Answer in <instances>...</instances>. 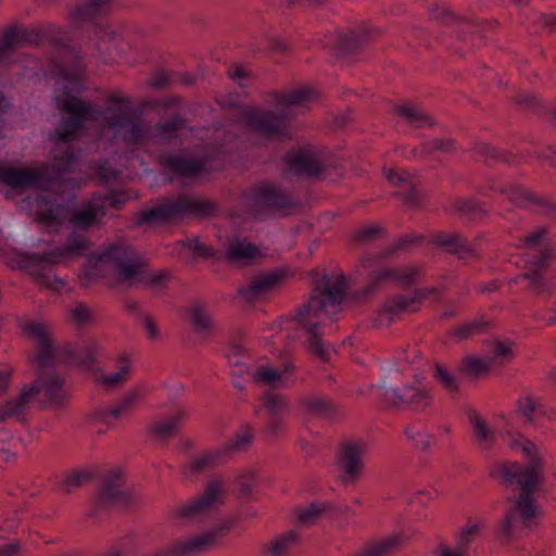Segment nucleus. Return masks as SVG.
I'll return each instance as SVG.
<instances>
[{
	"label": "nucleus",
	"instance_id": "nucleus-59",
	"mask_svg": "<svg viewBox=\"0 0 556 556\" xmlns=\"http://www.w3.org/2000/svg\"><path fill=\"white\" fill-rule=\"evenodd\" d=\"M424 235H404L392 243L382 254L383 257H391L402 251L419 247L425 242Z\"/></svg>",
	"mask_w": 556,
	"mask_h": 556
},
{
	"label": "nucleus",
	"instance_id": "nucleus-51",
	"mask_svg": "<svg viewBox=\"0 0 556 556\" xmlns=\"http://www.w3.org/2000/svg\"><path fill=\"white\" fill-rule=\"evenodd\" d=\"M187 128L188 121L178 115H174L167 121L156 123L153 127V135L160 141H169L176 139L178 132Z\"/></svg>",
	"mask_w": 556,
	"mask_h": 556
},
{
	"label": "nucleus",
	"instance_id": "nucleus-20",
	"mask_svg": "<svg viewBox=\"0 0 556 556\" xmlns=\"http://www.w3.org/2000/svg\"><path fill=\"white\" fill-rule=\"evenodd\" d=\"M282 280L283 276L277 273L253 275L238 287L237 296L243 303L254 304L278 289Z\"/></svg>",
	"mask_w": 556,
	"mask_h": 556
},
{
	"label": "nucleus",
	"instance_id": "nucleus-43",
	"mask_svg": "<svg viewBox=\"0 0 556 556\" xmlns=\"http://www.w3.org/2000/svg\"><path fill=\"white\" fill-rule=\"evenodd\" d=\"M451 213L463 218H484L489 215L484 203L475 198H456L450 206Z\"/></svg>",
	"mask_w": 556,
	"mask_h": 556
},
{
	"label": "nucleus",
	"instance_id": "nucleus-22",
	"mask_svg": "<svg viewBox=\"0 0 556 556\" xmlns=\"http://www.w3.org/2000/svg\"><path fill=\"white\" fill-rule=\"evenodd\" d=\"M386 401L396 407L429 408L433 396L430 389L419 384H404L384 392Z\"/></svg>",
	"mask_w": 556,
	"mask_h": 556
},
{
	"label": "nucleus",
	"instance_id": "nucleus-62",
	"mask_svg": "<svg viewBox=\"0 0 556 556\" xmlns=\"http://www.w3.org/2000/svg\"><path fill=\"white\" fill-rule=\"evenodd\" d=\"M93 382L106 390H113L123 387L128 378L121 374L118 370L114 374L103 375L100 368H92Z\"/></svg>",
	"mask_w": 556,
	"mask_h": 556
},
{
	"label": "nucleus",
	"instance_id": "nucleus-25",
	"mask_svg": "<svg viewBox=\"0 0 556 556\" xmlns=\"http://www.w3.org/2000/svg\"><path fill=\"white\" fill-rule=\"evenodd\" d=\"M180 219L179 207L176 198L165 199L157 205L149 210H143L137 214L135 224L137 226L149 225L157 226L168 224Z\"/></svg>",
	"mask_w": 556,
	"mask_h": 556
},
{
	"label": "nucleus",
	"instance_id": "nucleus-38",
	"mask_svg": "<svg viewBox=\"0 0 556 556\" xmlns=\"http://www.w3.org/2000/svg\"><path fill=\"white\" fill-rule=\"evenodd\" d=\"M186 417L182 410L174 415L160 419L151 424L148 428V434L157 442H166L180 432V424Z\"/></svg>",
	"mask_w": 556,
	"mask_h": 556
},
{
	"label": "nucleus",
	"instance_id": "nucleus-56",
	"mask_svg": "<svg viewBox=\"0 0 556 556\" xmlns=\"http://www.w3.org/2000/svg\"><path fill=\"white\" fill-rule=\"evenodd\" d=\"M253 439V428L250 425H243L237 430L233 437L224 445L232 456L237 453L247 451L251 446Z\"/></svg>",
	"mask_w": 556,
	"mask_h": 556
},
{
	"label": "nucleus",
	"instance_id": "nucleus-16",
	"mask_svg": "<svg viewBox=\"0 0 556 556\" xmlns=\"http://www.w3.org/2000/svg\"><path fill=\"white\" fill-rule=\"evenodd\" d=\"M22 332L36 340V352L33 355V363L37 371L48 370L59 355H63L62 348L54 345V338L51 327L42 321H26L21 326Z\"/></svg>",
	"mask_w": 556,
	"mask_h": 556
},
{
	"label": "nucleus",
	"instance_id": "nucleus-49",
	"mask_svg": "<svg viewBox=\"0 0 556 556\" xmlns=\"http://www.w3.org/2000/svg\"><path fill=\"white\" fill-rule=\"evenodd\" d=\"M432 377L451 397H456L460 394L459 378L444 364L435 363L433 365Z\"/></svg>",
	"mask_w": 556,
	"mask_h": 556
},
{
	"label": "nucleus",
	"instance_id": "nucleus-24",
	"mask_svg": "<svg viewBox=\"0 0 556 556\" xmlns=\"http://www.w3.org/2000/svg\"><path fill=\"white\" fill-rule=\"evenodd\" d=\"M45 180L41 170L35 168H16L0 165V181L12 189L25 191L39 188Z\"/></svg>",
	"mask_w": 556,
	"mask_h": 556
},
{
	"label": "nucleus",
	"instance_id": "nucleus-42",
	"mask_svg": "<svg viewBox=\"0 0 556 556\" xmlns=\"http://www.w3.org/2000/svg\"><path fill=\"white\" fill-rule=\"evenodd\" d=\"M31 400L33 397L25 386L16 397L5 401L0 406V422L9 418L23 421Z\"/></svg>",
	"mask_w": 556,
	"mask_h": 556
},
{
	"label": "nucleus",
	"instance_id": "nucleus-44",
	"mask_svg": "<svg viewBox=\"0 0 556 556\" xmlns=\"http://www.w3.org/2000/svg\"><path fill=\"white\" fill-rule=\"evenodd\" d=\"M164 165L173 173L184 177H194L205 168V162L201 159L175 155L166 156L164 159Z\"/></svg>",
	"mask_w": 556,
	"mask_h": 556
},
{
	"label": "nucleus",
	"instance_id": "nucleus-45",
	"mask_svg": "<svg viewBox=\"0 0 556 556\" xmlns=\"http://www.w3.org/2000/svg\"><path fill=\"white\" fill-rule=\"evenodd\" d=\"M332 510L333 505L329 502H312L296 507L293 513L300 526L309 527L319 521L325 514Z\"/></svg>",
	"mask_w": 556,
	"mask_h": 556
},
{
	"label": "nucleus",
	"instance_id": "nucleus-18",
	"mask_svg": "<svg viewBox=\"0 0 556 556\" xmlns=\"http://www.w3.org/2000/svg\"><path fill=\"white\" fill-rule=\"evenodd\" d=\"M260 403L268 417L264 431L270 437H278L285 428L283 415L290 409L289 399L277 390L266 389L260 396Z\"/></svg>",
	"mask_w": 556,
	"mask_h": 556
},
{
	"label": "nucleus",
	"instance_id": "nucleus-47",
	"mask_svg": "<svg viewBox=\"0 0 556 556\" xmlns=\"http://www.w3.org/2000/svg\"><path fill=\"white\" fill-rule=\"evenodd\" d=\"M303 332L305 336V345L309 354L320 362H329L334 350L330 343L324 340L320 329H312Z\"/></svg>",
	"mask_w": 556,
	"mask_h": 556
},
{
	"label": "nucleus",
	"instance_id": "nucleus-27",
	"mask_svg": "<svg viewBox=\"0 0 556 556\" xmlns=\"http://www.w3.org/2000/svg\"><path fill=\"white\" fill-rule=\"evenodd\" d=\"M187 316L192 332L201 340L207 341L217 334L216 324L207 308L202 302H194L187 311Z\"/></svg>",
	"mask_w": 556,
	"mask_h": 556
},
{
	"label": "nucleus",
	"instance_id": "nucleus-46",
	"mask_svg": "<svg viewBox=\"0 0 556 556\" xmlns=\"http://www.w3.org/2000/svg\"><path fill=\"white\" fill-rule=\"evenodd\" d=\"M387 230L379 224H368L355 228L350 233V244L354 248H363L383 239Z\"/></svg>",
	"mask_w": 556,
	"mask_h": 556
},
{
	"label": "nucleus",
	"instance_id": "nucleus-11",
	"mask_svg": "<svg viewBox=\"0 0 556 556\" xmlns=\"http://www.w3.org/2000/svg\"><path fill=\"white\" fill-rule=\"evenodd\" d=\"M440 293L438 287L413 288L408 293H396L386 299L371 317L372 327L377 329L388 328L401 315L417 313L422 301Z\"/></svg>",
	"mask_w": 556,
	"mask_h": 556
},
{
	"label": "nucleus",
	"instance_id": "nucleus-21",
	"mask_svg": "<svg viewBox=\"0 0 556 556\" xmlns=\"http://www.w3.org/2000/svg\"><path fill=\"white\" fill-rule=\"evenodd\" d=\"M391 112L399 122L413 129H433L439 125L434 115L412 100L404 99L393 103Z\"/></svg>",
	"mask_w": 556,
	"mask_h": 556
},
{
	"label": "nucleus",
	"instance_id": "nucleus-41",
	"mask_svg": "<svg viewBox=\"0 0 556 556\" xmlns=\"http://www.w3.org/2000/svg\"><path fill=\"white\" fill-rule=\"evenodd\" d=\"M492 324L484 317L464 321L448 332L451 339L456 342H465L477 336L485 334L491 330Z\"/></svg>",
	"mask_w": 556,
	"mask_h": 556
},
{
	"label": "nucleus",
	"instance_id": "nucleus-9",
	"mask_svg": "<svg viewBox=\"0 0 556 556\" xmlns=\"http://www.w3.org/2000/svg\"><path fill=\"white\" fill-rule=\"evenodd\" d=\"M233 527L235 520L228 518L211 530L174 540L146 556H199L216 546L218 539L227 535Z\"/></svg>",
	"mask_w": 556,
	"mask_h": 556
},
{
	"label": "nucleus",
	"instance_id": "nucleus-4",
	"mask_svg": "<svg viewBox=\"0 0 556 556\" xmlns=\"http://www.w3.org/2000/svg\"><path fill=\"white\" fill-rule=\"evenodd\" d=\"M348 282L342 274H323L313 280L311 295L301 305L294 321L302 331L320 329L325 318L339 312L346 298Z\"/></svg>",
	"mask_w": 556,
	"mask_h": 556
},
{
	"label": "nucleus",
	"instance_id": "nucleus-64",
	"mask_svg": "<svg viewBox=\"0 0 556 556\" xmlns=\"http://www.w3.org/2000/svg\"><path fill=\"white\" fill-rule=\"evenodd\" d=\"M382 174L392 190L391 192L399 190L413 177L406 169L395 167H384Z\"/></svg>",
	"mask_w": 556,
	"mask_h": 556
},
{
	"label": "nucleus",
	"instance_id": "nucleus-37",
	"mask_svg": "<svg viewBox=\"0 0 556 556\" xmlns=\"http://www.w3.org/2000/svg\"><path fill=\"white\" fill-rule=\"evenodd\" d=\"M262 254L254 243L247 239L233 238L229 241L226 251V260L239 265H250L253 261L261 258Z\"/></svg>",
	"mask_w": 556,
	"mask_h": 556
},
{
	"label": "nucleus",
	"instance_id": "nucleus-63",
	"mask_svg": "<svg viewBox=\"0 0 556 556\" xmlns=\"http://www.w3.org/2000/svg\"><path fill=\"white\" fill-rule=\"evenodd\" d=\"M67 314L71 323L79 328L92 324L94 317L92 308L83 302L76 303L68 309Z\"/></svg>",
	"mask_w": 556,
	"mask_h": 556
},
{
	"label": "nucleus",
	"instance_id": "nucleus-2",
	"mask_svg": "<svg viewBox=\"0 0 556 556\" xmlns=\"http://www.w3.org/2000/svg\"><path fill=\"white\" fill-rule=\"evenodd\" d=\"M520 448L527 462H504L496 468L501 481L506 486H519L516 497L509 498L510 507L500 521L496 538L502 544L515 539L520 527H528L539 515L535 494L545 483L546 464L539 446L529 439H523Z\"/></svg>",
	"mask_w": 556,
	"mask_h": 556
},
{
	"label": "nucleus",
	"instance_id": "nucleus-15",
	"mask_svg": "<svg viewBox=\"0 0 556 556\" xmlns=\"http://www.w3.org/2000/svg\"><path fill=\"white\" fill-rule=\"evenodd\" d=\"M245 125L254 132L267 139L290 140L291 126L287 115L270 110L248 109L243 112Z\"/></svg>",
	"mask_w": 556,
	"mask_h": 556
},
{
	"label": "nucleus",
	"instance_id": "nucleus-58",
	"mask_svg": "<svg viewBox=\"0 0 556 556\" xmlns=\"http://www.w3.org/2000/svg\"><path fill=\"white\" fill-rule=\"evenodd\" d=\"M500 193L505 194L513 205L519 208H526L532 203L534 192L518 185L500 189Z\"/></svg>",
	"mask_w": 556,
	"mask_h": 556
},
{
	"label": "nucleus",
	"instance_id": "nucleus-6",
	"mask_svg": "<svg viewBox=\"0 0 556 556\" xmlns=\"http://www.w3.org/2000/svg\"><path fill=\"white\" fill-rule=\"evenodd\" d=\"M98 261L109 276L116 278V285L134 287V279L138 278L144 266V258L126 243L109 245Z\"/></svg>",
	"mask_w": 556,
	"mask_h": 556
},
{
	"label": "nucleus",
	"instance_id": "nucleus-19",
	"mask_svg": "<svg viewBox=\"0 0 556 556\" xmlns=\"http://www.w3.org/2000/svg\"><path fill=\"white\" fill-rule=\"evenodd\" d=\"M319 90L312 85L271 89L263 94L264 102L274 108H298L318 101Z\"/></svg>",
	"mask_w": 556,
	"mask_h": 556
},
{
	"label": "nucleus",
	"instance_id": "nucleus-57",
	"mask_svg": "<svg viewBox=\"0 0 556 556\" xmlns=\"http://www.w3.org/2000/svg\"><path fill=\"white\" fill-rule=\"evenodd\" d=\"M397 201L403 207L409 211H421L428 206L427 192L419 184L415 185L410 191H407L405 194H401Z\"/></svg>",
	"mask_w": 556,
	"mask_h": 556
},
{
	"label": "nucleus",
	"instance_id": "nucleus-30",
	"mask_svg": "<svg viewBox=\"0 0 556 556\" xmlns=\"http://www.w3.org/2000/svg\"><path fill=\"white\" fill-rule=\"evenodd\" d=\"M295 366L291 363L285 364L280 368H274L268 364L258 365L251 374L252 381L260 387L268 389L285 387L287 377L292 375Z\"/></svg>",
	"mask_w": 556,
	"mask_h": 556
},
{
	"label": "nucleus",
	"instance_id": "nucleus-55",
	"mask_svg": "<svg viewBox=\"0 0 556 556\" xmlns=\"http://www.w3.org/2000/svg\"><path fill=\"white\" fill-rule=\"evenodd\" d=\"M142 392L139 389L128 390L113 407L100 413V417L104 418L110 415L119 418L122 414L129 412L141 399Z\"/></svg>",
	"mask_w": 556,
	"mask_h": 556
},
{
	"label": "nucleus",
	"instance_id": "nucleus-54",
	"mask_svg": "<svg viewBox=\"0 0 556 556\" xmlns=\"http://www.w3.org/2000/svg\"><path fill=\"white\" fill-rule=\"evenodd\" d=\"M258 481V470L254 468H245L239 471L233 482L237 486L239 497L244 500H251L254 489Z\"/></svg>",
	"mask_w": 556,
	"mask_h": 556
},
{
	"label": "nucleus",
	"instance_id": "nucleus-29",
	"mask_svg": "<svg viewBox=\"0 0 556 556\" xmlns=\"http://www.w3.org/2000/svg\"><path fill=\"white\" fill-rule=\"evenodd\" d=\"M180 219L186 217L208 218L218 213V204L211 199H199L187 194L176 198Z\"/></svg>",
	"mask_w": 556,
	"mask_h": 556
},
{
	"label": "nucleus",
	"instance_id": "nucleus-10",
	"mask_svg": "<svg viewBox=\"0 0 556 556\" xmlns=\"http://www.w3.org/2000/svg\"><path fill=\"white\" fill-rule=\"evenodd\" d=\"M424 276V268L418 264L383 266L369 274L366 283L357 291V298L367 299L390 283L397 288L409 289L418 286Z\"/></svg>",
	"mask_w": 556,
	"mask_h": 556
},
{
	"label": "nucleus",
	"instance_id": "nucleus-31",
	"mask_svg": "<svg viewBox=\"0 0 556 556\" xmlns=\"http://www.w3.org/2000/svg\"><path fill=\"white\" fill-rule=\"evenodd\" d=\"M30 208L36 222L45 226L61 225L66 219L65 207L52 204L47 197L36 195L30 200Z\"/></svg>",
	"mask_w": 556,
	"mask_h": 556
},
{
	"label": "nucleus",
	"instance_id": "nucleus-13",
	"mask_svg": "<svg viewBox=\"0 0 556 556\" xmlns=\"http://www.w3.org/2000/svg\"><path fill=\"white\" fill-rule=\"evenodd\" d=\"M31 397L48 408L64 410L70 405V390L63 375L55 370L37 371L36 379L26 386Z\"/></svg>",
	"mask_w": 556,
	"mask_h": 556
},
{
	"label": "nucleus",
	"instance_id": "nucleus-50",
	"mask_svg": "<svg viewBox=\"0 0 556 556\" xmlns=\"http://www.w3.org/2000/svg\"><path fill=\"white\" fill-rule=\"evenodd\" d=\"M421 150L413 149V157H424L434 152L453 154L457 150L456 140L450 137H434L430 140L421 142Z\"/></svg>",
	"mask_w": 556,
	"mask_h": 556
},
{
	"label": "nucleus",
	"instance_id": "nucleus-34",
	"mask_svg": "<svg viewBox=\"0 0 556 556\" xmlns=\"http://www.w3.org/2000/svg\"><path fill=\"white\" fill-rule=\"evenodd\" d=\"M303 414L316 418L332 420L339 415L338 406L329 399L316 394H307L299 400Z\"/></svg>",
	"mask_w": 556,
	"mask_h": 556
},
{
	"label": "nucleus",
	"instance_id": "nucleus-35",
	"mask_svg": "<svg viewBox=\"0 0 556 556\" xmlns=\"http://www.w3.org/2000/svg\"><path fill=\"white\" fill-rule=\"evenodd\" d=\"M301 542V534L294 529L287 530L265 542L261 556H290L294 546Z\"/></svg>",
	"mask_w": 556,
	"mask_h": 556
},
{
	"label": "nucleus",
	"instance_id": "nucleus-17",
	"mask_svg": "<svg viewBox=\"0 0 556 556\" xmlns=\"http://www.w3.org/2000/svg\"><path fill=\"white\" fill-rule=\"evenodd\" d=\"M428 244L432 249L456 256L459 261L481 258L479 251L457 230H438L431 235Z\"/></svg>",
	"mask_w": 556,
	"mask_h": 556
},
{
	"label": "nucleus",
	"instance_id": "nucleus-7",
	"mask_svg": "<svg viewBox=\"0 0 556 556\" xmlns=\"http://www.w3.org/2000/svg\"><path fill=\"white\" fill-rule=\"evenodd\" d=\"M282 160L290 172L308 179L319 178L329 168L339 167V162L331 152L311 143L289 150Z\"/></svg>",
	"mask_w": 556,
	"mask_h": 556
},
{
	"label": "nucleus",
	"instance_id": "nucleus-60",
	"mask_svg": "<svg viewBox=\"0 0 556 556\" xmlns=\"http://www.w3.org/2000/svg\"><path fill=\"white\" fill-rule=\"evenodd\" d=\"M20 47L22 46L15 27H7L3 30L2 37L0 39V64L5 62L10 58L11 53Z\"/></svg>",
	"mask_w": 556,
	"mask_h": 556
},
{
	"label": "nucleus",
	"instance_id": "nucleus-12",
	"mask_svg": "<svg viewBox=\"0 0 556 556\" xmlns=\"http://www.w3.org/2000/svg\"><path fill=\"white\" fill-rule=\"evenodd\" d=\"M367 443L364 440L342 441L336 452L333 468L338 483L343 488H354L365 473Z\"/></svg>",
	"mask_w": 556,
	"mask_h": 556
},
{
	"label": "nucleus",
	"instance_id": "nucleus-32",
	"mask_svg": "<svg viewBox=\"0 0 556 556\" xmlns=\"http://www.w3.org/2000/svg\"><path fill=\"white\" fill-rule=\"evenodd\" d=\"M103 218L102 207L91 200L81 207L74 210L67 219L76 230H89L101 228L103 226Z\"/></svg>",
	"mask_w": 556,
	"mask_h": 556
},
{
	"label": "nucleus",
	"instance_id": "nucleus-52",
	"mask_svg": "<svg viewBox=\"0 0 556 556\" xmlns=\"http://www.w3.org/2000/svg\"><path fill=\"white\" fill-rule=\"evenodd\" d=\"M516 413L523 418L526 424L534 425L535 415L545 416V409L538 399L532 395H523L516 401Z\"/></svg>",
	"mask_w": 556,
	"mask_h": 556
},
{
	"label": "nucleus",
	"instance_id": "nucleus-48",
	"mask_svg": "<svg viewBox=\"0 0 556 556\" xmlns=\"http://www.w3.org/2000/svg\"><path fill=\"white\" fill-rule=\"evenodd\" d=\"M58 128H59V126L55 129H58ZM54 131H56V130H54ZM52 137L55 141V144L59 148L61 144H66V142L58 140L55 132H53ZM76 139H77V137L74 139V141ZM71 142H73V140L67 141V143H71ZM78 156H79V150L75 149L73 147H67L65 150H62V151L59 149V153L54 156L53 162H52L53 170L59 175H63V174L72 172L74 166L77 163Z\"/></svg>",
	"mask_w": 556,
	"mask_h": 556
},
{
	"label": "nucleus",
	"instance_id": "nucleus-33",
	"mask_svg": "<svg viewBox=\"0 0 556 556\" xmlns=\"http://www.w3.org/2000/svg\"><path fill=\"white\" fill-rule=\"evenodd\" d=\"M467 418L471 427L472 438L477 445L483 451H491L497 441L496 431L476 409L467 413Z\"/></svg>",
	"mask_w": 556,
	"mask_h": 556
},
{
	"label": "nucleus",
	"instance_id": "nucleus-5",
	"mask_svg": "<svg viewBox=\"0 0 556 556\" xmlns=\"http://www.w3.org/2000/svg\"><path fill=\"white\" fill-rule=\"evenodd\" d=\"M381 37L380 29L369 21H358L332 30L328 49L337 61L356 60Z\"/></svg>",
	"mask_w": 556,
	"mask_h": 556
},
{
	"label": "nucleus",
	"instance_id": "nucleus-61",
	"mask_svg": "<svg viewBox=\"0 0 556 556\" xmlns=\"http://www.w3.org/2000/svg\"><path fill=\"white\" fill-rule=\"evenodd\" d=\"M168 280V274L165 270H160L157 273H149L147 270V263L144 262V266L141 270V274L138 278L134 279V286L138 283H142L149 288L153 289H162L166 286Z\"/></svg>",
	"mask_w": 556,
	"mask_h": 556
},
{
	"label": "nucleus",
	"instance_id": "nucleus-36",
	"mask_svg": "<svg viewBox=\"0 0 556 556\" xmlns=\"http://www.w3.org/2000/svg\"><path fill=\"white\" fill-rule=\"evenodd\" d=\"M101 351V344L96 339H89L81 344H65L62 346L63 355L67 356L72 362L79 365L91 367Z\"/></svg>",
	"mask_w": 556,
	"mask_h": 556
},
{
	"label": "nucleus",
	"instance_id": "nucleus-39",
	"mask_svg": "<svg viewBox=\"0 0 556 556\" xmlns=\"http://www.w3.org/2000/svg\"><path fill=\"white\" fill-rule=\"evenodd\" d=\"M430 21L445 25H477L472 18L462 15L443 2H433L428 8Z\"/></svg>",
	"mask_w": 556,
	"mask_h": 556
},
{
	"label": "nucleus",
	"instance_id": "nucleus-1",
	"mask_svg": "<svg viewBox=\"0 0 556 556\" xmlns=\"http://www.w3.org/2000/svg\"><path fill=\"white\" fill-rule=\"evenodd\" d=\"M54 102L61 114L55 131L59 141L74 140L87 122L100 118L102 136L106 131L111 132L112 141L121 140L131 152L147 146L153 136L151 122L134 115V101L119 90L108 94L106 106L101 110L94 103L72 94L68 87L62 84L54 96Z\"/></svg>",
	"mask_w": 556,
	"mask_h": 556
},
{
	"label": "nucleus",
	"instance_id": "nucleus-28",
	"mask_svg": "<svg viewBox=\"0 0 556 556\" xmlns=\"http://www.w3.org/2000/svg\"><path fill=\"white\" fill-rule=\"evenodd\" d=\"M115 0H77L68 8V20L72 24L90 22L105 14Z\"/></svg>",
	"mask_w": 556,
	"mask_h": 556
},
{
	"label": "nucleus",
	"instance_id": "nucleus-26",
	"mask_svg": "<svg viewBox=\"0 0 556 556\" xmlns=\"http://www.w3.org/2000/svg\"><path fill=\"white\" fill-rule=\"evenodd\" d=\"M96 36L97 49L105 60L114 61L125 52L126 42L123 36L111 25H97Z\"/></svg>",
	"mask_w": 556,
	"mask_h": 556
},
{
	"label": "nucleus",
	"instance_id": "nucleus-14",
	"mask_svg": "<svg viewBox=\"0 0 556 556\" xmlns=\"http://www.w3.org/2000/svg\"><path fill=\"white\" fill-rule=\"evenodd\" d=\"M125 472L121 468L109 470L101 480L97 494L100 507L118 506L127 509L137 508L140 504L132 488H124Z\"/></svg>",
	"mask_w": 556,
	"mask_h": 556
},
{
	"label": "nucleus",
	"instance_id": "nucleus-3",
	"mask_svg": "<svg viewBox=\"0 0 556 556\" xmlns=\"http://www.w3.org/2000/svg\"><path fill=\"white\" fill-rule=\"evenodd\" d=\"M89 238L74 230L63 247L52 251L39 253L23 252L17 254V266L34 277L39 287L60 291L65 281L53 275L54 265L84 256L91 248Z\"/></svg>",
	"mask_w": 556,
	"mask_h": 556
},
{
	"label": "nucleus",
	"instance_id": "nucleus-8",
	"mask_svg": "<svg viewBox=\"0 0 556 556\" xmlns=\"http://www.w3.org/2000/svg\"><path fill=\"white\" fill-rule=\"evenodd\" d=\"M226 495V482L220 477L206 481L203 491L189 502L172 511V519L180 525L192 523L211 511L223 506Z\"/></svg>",
	"mask_w": 556,
	"mask_h": 556
},
{
	"label": "nucleus",
	"instance_id": "nucleus-40",
	"mask_svg": "<svg viewBox=\"0 0 556 556\" xmlns=\"http://www.w3.org/2000/svg\"><path fill=\"white\" fill-rule=\"evenodd\" d=\"M404 543L401 534H392L366 543L353 556H391Z\"/></svg>",
	"mask_w": 556,
	"mask_h": 556
},
{
	"label": "nucleus",
	"instance_id": "nucleus-53",
	"mask_svg": "<svg viewBox=\"0 0 556 556\" xmlns=\"http://www.w3.org/2000/svg\"><path fill=\"white\" fill-rule=\"evenodd\" d=\"M492 366L490 357L466 355L460 362V371L467 377L478 378L489 374Z\"/></svg>",
	"mask_w": 556,
	"mask_h": 556
},
{
	"label": "nucleus",
	"instance_id": "nucleus-23",
	"mask_svg": "<svg viewBox=\"0 0 556 556\" xmlns=\"http://www.w3.org/2000/svg\"><path fill=\"white\" fill-rule=\"evenodd\" d=\"M254 204L257 208H267L271 212L290 214L299 206L298 201L285 190L276 186H264L254 195Z\"/></svg>",
	"mask_w": 556,
	"mask_h": 556
}]
</instances>
